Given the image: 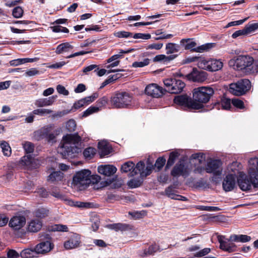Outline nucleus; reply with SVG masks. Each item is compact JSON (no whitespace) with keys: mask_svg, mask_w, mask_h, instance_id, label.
<instances>
[{"mask_svg":"<svg viewBox=\"0 0 258 258\" xmlns=\"http://www.w3.org/2000/svg\"><path fill=\"white\" fill-rule=\"evenodd\" d=\"M254 58L249 55H239L229 60L228 64L235 70L250 74L254 72Z\"/></svg>","mask_w":258,"mask_h":258,"instance_id":"1","label":"nucleus"},{"mask_svg":"<svg viewBox=\"0 0 258 258\" xmlns=\"http://www.w3.org/2000/svg\"><path fill=\"white\" fill-rule=\"evenodd\" d=\"M110 101L115 108H130L136 105L133 95L126 92L115 93L111 97Z\"/></svg>","mask_w":258,"mask_h":258,"instance_id":"2","label":"nucleus"},{"mask_svg":"<svg viewBox=\"0 0 258 258\" xmlns=\"http://www.w3.org/2000/svg\"><path fill=\"white\" fill-rule=\"evenodd\" d=\"M54 127L53 124H50L42 127L34 132V139L37 141L45 139L49 143H56V137L62 132V130L61 127H58L53 131Z\"/></svg>","mask_w":258,"mask_h":258,"instance_id":"3","label":"nucleus"},{"mask_svg":"<svg viewBox=\"0 0 258 258\" xmlns=\"http://www.w3.org/2000/svg\"><path fill=\"white\" fill-rule=\"evenodd\" d=\"M91 172L88 169H83L78 171L74 175L72 185L78 190H82L87 188L91 183Z\"/></svg>","mask_w":258,"mask_h":258,"instance_id":"4","label":"nucleus"},{"mask_svg":"<svg viewBox=\"0 0 258 258\" xmlns=\"http://www.w3.org/2000/svg\"><path fill=\"white\" fill-rule=\"evenodd\" d=\"M222 162L219 159H209L205 167L198 166L194 169L195 173L203 174L204 171L208 173H212L215 176H219L222 174Z\"/></svg>","mask_w":258,"mask_h":258,"instance_id":"5","label":"nucleus"},{"mask_svg":"<svg viewBox=\"0 0 258 258\" xmlns=\"http://www.w3.org/2000/svg\"><path fill=\"white\" fill-rule=\"evenodd\" d=\"M214 93V89L210 87H200L193 90L194 101L201 104L207 103Z\"/></svg>","mask_w":258,"mask_h":258,"instance_id":"6","label":"nucleus"},{"mask_svg":"<svg viewBox=\"0 0 258 258\" xmlns=\"http://www.w3.org/2000/svg\"><path fill=\"white\" fill-rule=\"evenodd\" d=\"M174 102L184 110L199 109L202 108L201 104L195 102L186 94L176 96L174 98Z\"/></svg>","mask_w":258,"mask_h":258,"instance_id":"7","label":"nucleus"},{"mask_svg":"<svg viewBox=\"0 0 258 258\" xmlns=\"http://www.w3.org/2000/svg\"><path fill=\"white\" fill-rule=\"evenodd\" d=\"M251 83L248 79H241L229 86L230 92L234 95L241 96L245 94L250 88Z\"/></svg>","mask_w":258,"mask_h":258,"instance_id":"8","label":"nucleus"},{"mask_svg":"<svg viewBox=\"0 0 258 258\" xmlns=\"http://www.w3.org/2000/svg\"><path fill=\"white\" fill-rule=\"evenodd\" d=\"M180 44L184 46L185 49L194 50L200 53L207 51L215 46L214 43H206L196 47L197 43L191 38L182 39L180 41Z\"/></svg>","mask_w":258,"mask_h":258,"instance_id":"9","label":"nucleus"},{"mask_svg":"<svg viewBox=\"0 0 258 258\" xmlns=\"http://www.w3.org/2000/svg\"><path fill=\"white\" fill-rule=\"evenodd\" d=\"M163 82L166 91L172 94L180 93L185 86V83L182 81L176 78L166 79Z\"/></svg>","mask_w":258,"mask_h":258,"instance_id":"10","label":"nucleus"},{"mask_svg":"<svg viewBox=\"0 0 258 258\" xmlns=\"http://www.w3.org/2000/svg\"><path fill=\"white\" fill-rule=\"evenodd\" d=\"M237 183L239 188L243 191L250 190L252 186L257 187L258 185L257 178L256 179L250 176L248 178L245 173L239 174L237 178Z\"/></svg>","mask_w":258,"mask_h":258,"instance_id":"11","label":"nucleus"},{"mask_svg":"<svg viewBox=\"0 0 258 258\" xmlns=\"http://www.w3.org/2000/svg\"><path fill=\"white\" fill-rule=\"evenodd\" d=\"M57 150L65 159L74 158L81 152L79 146H58Z\"/></svg>","mask_w":258,"mask_h":258,"instance_id":"12","label":"nucleus"},{"mask_svg":"<svg viewBox=\"0 0 258 258\" xmlns=\"http://www.w3.org/2000/svg\"><path fill=\"white\" fill-rule=\"evenodd\" d=\"M189 172V168L184 164L183 161H180L172 169L171 171V175L174 177L179 176L187 177Z\"/></svg>","mask_w":258,"mask_h":258,"instance_id":"13","label":"nucleus"},{"mask_svg":"<svg viewBox=\"0 0 258 258\" xmlns=\"http://www.w3.org/2000/svg\"><path fill=\"white\" fill-rule=\"evenodd\" d=\"M217 239L220 243V249L228 252L236 251V246L233 243L230 242V241H232L230 238L226 239L224 236L218 235Z\"/></svg>","mask_w":258,"mask_h":258,"instance_id":"14","label":"nucleus"},{"mask_svg":"<svg viewBox=\"0 0 258 258\" xmlns=\"http://www.w3.org/2000/svg\"><path fill=\"white\" fill-rule=\"evenodd\" d=\"M19 168L25 169H31L36 167L34 159L31 155L22 157L18 163Z\"/></svg>","mask_w":258,"mask_h":258,"instance_id":"15","label":"nucleus"},{"mask_svg":"<svg viewBox=\"0 0 258 258\" xmlns=\"http://www.w3.org/2000/svg\"><path fill=\"white\" fill-rule=\"evenodd\" d=\"M26 224V218L23 216H16L12 217L9 222V226L15 231L21 230Z\"/></svg>","mask_w":258,"mask_h":258,"instance_id":"16","label":"nucleus"},{"mask_svg":"<svg viewBox=\"0 0 258 258\" xmlns=\"http://www.w3.org/2000/svg\"><path fill=\"white\" fill-rule=\"evenodd\" d=\"M164 89L156 84H151L145 89V93L153 97L158 98L164 94Z\"/></svg>","mask_w":258,"mask_h":258,"instance_id":"17","label":"nucleus"},{"mask_svg":"<svg viewBox=\"0 0 258 258\" xmlns=\"http://www.w3.org/2000/svg\"><path fill=\"white\" fill-rule=\"evenodd\" d=\"M133 49H128L127 50H120L118 54H114L107 59V63H110L106 67L107 69H110L116 66L119 64L120 61L119 59L122 57V54L124 53H128L132 52Z\"/></svg>","mask_w":258,"mask_h":258,"instance_id":"18","label":"nucleus"},{"mask_svg":"<svg viewBox=\"0 0 258 258\" xmlns=\"http://www.w3.org/2000/svg\"><path fill=\"white\" fill-rule=\"evenodd\" d=\"M81 243L80 236L76 233L73 234L69 239L64 243L66 249H71L78 247Z\"/></svg>","mask_w":258,"mask_h":258,"instance_id":"19","label":"nucleus"},{"mask_svg":"<svg viewBox=\"0 0 258 258\" xmlns=\"http://www.w3.org/2000/svg\"><path fill=\"white\" fill-rule=\"evenodd\" d=\"M248 176L251 178H257L258 176V158H251L248 161Z\"/></svg>","mask_w":258,"mask_h":258,"instance_id":"20","label":"nucleus"},{"mask_svg":"<svg viewBox=\"0 0 258 258\" xmlns=\"http://www.w3.org/2000/svg\"><path fill=\"white\" fill-rule=\"evenodd\" d=\"M236 177L232 176V174H227L223 181V187L225 191H230L233 190L236 186Z\"/></svg>","mask_w":258,"mask_h":258,"instance_id":"21","label":"nucleus"},{"mask_svg":"<svg viewBox=\"0 0 258 258\" xmlns=\"http://www.w3.org/2000/svg\"><path fill=\"white\" fill-rule=\"evenodd\" d=\"M98 172L104 176H110L117 171L115 166L110 164L101 165L98 167Z\"/></svg>","mask_w":258,"mask_h":258,"instance_id":"22","label":"nucleus"},{"mask_svg":"<svg viewBox=\"0 0 258 258\" xmlns=\"http://www.w3.org/2000/svg\"><path fill=\"white\" fill-rule=\"evenodd\" d=\"M242 165L237 162H233L231 164L228 165L227 167L228 174H232V176H235L237 178L239 174L241 173H244L242 170Z\"/></svg>","mask_w":258,"mask_h":258,"instance_id":"23","label":"nucleus"},{"mask_svg":"<svg viewBox=\"0 0 258 258\" xmlns=\"http://www.w3.org/2000/svg\"><path fill=\"white\" fill-rule=\"evenodd\" d=\"M206 162V156L201 152L195 153L191 155L189 158V162L190 164H195V168L198 166H202Z\"/></svg>","mask_w":258,"mask_h":258,"instance_id":"24","label":"nucleus"},{"mask_svg":"<svg viewBox=\"0 0 258 258\" xmlns=\"http://www.w3.org/2000/svg\"><path fill=\"white\" fill-rule=\"evenodd\" d=\"M57 97V95H52L48 98L38 99L35 100L34 104L37 107L50 106L54 103Z\"/></svg>","mask_w":258,"mask_h":258,"instance_id":"25","label":"nucleus"},{"mask_svg":"<svg viewBox=\"0 0 258 258\" xmlns=\"http://www.w3.org/2000/svg\"><path fill=\"white\" fill-rule=\"evenodd\" d=\"M53 248V245L48 241L42 242L36 245L35 250L37 254H44L50 251Z\"/></svg>","mask_w":258,"mask_h":258,"instance_id":"26","label":"nucleus"},{"mask_svg":"<svg viewBox=\"0 0 258 258\" xmlns=\"http://www.w3.org/2000/svg\"><path fill=\"white\" fill-rule=\"evenodd\" d=\"M80 141L81 138L78 134H67L63 136L61 142L62 145H64L65 144H73L75 145L78 144Z\"/></svg>","mask_w":258,"mask_h":258,"instance_id":"27","label":"nucleus"},{"mask_svg":"<svg viewBox=\"0 0 258 258\" xmlns=\"http://www.w3.org/2000/svg\"><path fill=\"white\" fill-rule=\"evenodd\" d=\"M42 226V223L40 219H33L28 222L27 230L30 232H37L41 229Z\"/></svg>","mask_w":258,"mask_h":258,"instance_id":"28","label":"nucleus"},{"mask_svg":"<svg viewBox=\"0 0 258 258\" xmlns=\"http://www.w3.org/2000/svg\"><path fill=\"white\" fill-rule=\"evenodd\" d=\"M92 179H94L96 182V184L94 185L93 187V188L96 189H99L102 187L107 186L111 184L114 181H116L117 179V176H115L112 179H109L104 182L102 181L101 182H99V180H100V177L99 176L95 175L94 176H92Z\"/></svg>","mask_w":258,"mask_h":258,"instance_id":"29","label":"nucleus"},{"mask_svg":"<svg viewBox=\"0 0 258 258\" xmlns=\"http://www.w3.org/2000/svg\"><path fill=\"white\" fill-rule=\"evenodd\" d=\"M73 48L69 42L62 43L56 47L55 52L57 54H62L71 51Z\"/></svg>","mask_w":258,"mask_h":258,"instance_id":"30","label":"nucleus"},{"mask_svg":"<svg viewBox=\"0 0 258 258\" xmlns=\"http://www.w3.org/2000/svg\"><path fill=\"white\" fill-rule=\"evenodd\" d=\"M107 226L108 228L116 231H123L133 229V226L130 225L120 223L109 224Z\"/></svg>","mask_w":258,"mask_h":258,"instance_id":"31","label":"nucleus"},{"mask_svg":"<svg viewBox=\"0 0 258 258\" xmlns=\"http://www.w3.org/2000/svg\"><path fill=\"white\" fill-rule=\"evenodd\" d=\"M188 78L194 82H203L207 79V75L206 72L202 71L197 73L189 74Z\"/></svg>","mask_w":258,"mask_h":258,"instance_id":"32","label":"nucleus"},{"mask_svg":"<svg viewBox=\"0 0 258 258\" xmlns=\"http://www.w3.org/2000/svg\"><path fill=\"white\" fill-rule=\"evenodd\" d=\"M223 67V63L220 59L211 58L209 71L216 72L220 70Z\"/></svg>","mask_w":258,"mask_h":258,"instance_id":"33","label":"nucleus"},{"mask_svg":"<svg viewBox=\"0 0 258 258\" xmlns=\"http://www.w3.org/2000/svg\"><path fill=\"white\" fill-rule=\"evenodd\" d=\"M177 56V55L172 54L166 56L164 54H159L155 56L153 58L154 62H162L164 63H167L170 61L173 60Z\"/></svg>","mask_w":258,"mask_h":258,"instance_id":"34","label":"nucleus"},{"mask_svg":"<svg viewBox=\"0 0 258 258\" xmlns=\"http://www.w3.org/2000/svg\"><path fill=\"white\" fill-rule=\"evenodd\" d=\"M38 60V58H18L14 60H12L10 61V64L11 66L16 67L19 65L24 64L28 62H33Z\"/></svg>","mask_w":258,"mask_h":258,"instance_id":"35","label":"nucleus"},{"mask_svg":"<svg viewBox=\"0 0 258 258\" xmlns=\"http://www.w3.org/2000/svg\"><path fill=\"white\" fill-rule=\"evenodd\" d=\"M63 178V173L61 172L53 171L47 177V181L52 183H55L61 181Z\"/></svg>","mask_w":258,"mask_h":258,"instance_id":"36","label":"nucleus"},{"mask_svg":"<svg viewBox=\"0 0 258 258\" xmlns=\"http://www.w3.org/2000/svg\"><path fill=\"white\" fill-rule=\"evenodd\" d=\"M64 201L68 205L78 208H89L91 207L92 205L91 203L88 202H75L69 199H65Z\"/></svg>","mask_w":258,"mask_h":258,"instance_id":"37","label":"nucleus"},{"mask_svg":"<svg viewBox=\"0 0 258 258\" xmlns=\"http://www.w3.org/2000/svg\"><path fill=\"white\" fill-rule=\"evenodd\" d=\"M230 239L235 242H246L251 240V237L247 235H236L233 234L230 236Z\"/></svg>","mask_w":258,"mask_h":258,"instance_id":"38","label":"nucleus"},{"mask_svg":"<svg viewBox=\"0 0 258 258\" xmlns=\"http://www.w3.org/2000/svg\"><path fill=\"white\" fill-rule=\"evenodd\" d=\"M134 166L135 163L133 162L127 161L121 165L120 171L122 173L129 172V175L131 176V172L134 170Z\"/></svg>","mask_w":258,"mask_h":258,"instance_id":"39","label":"nucleus"},{"mask_svg":"<svg viewBox=\"0 0 258 258\" xmlns=\"http://www.w3.org/2000/svg\"><path fill=\"white\" fill-rule=\"evenodd\" d=\"M210 59V58L200 56L198 63V67L202 69L209 71Z\"/></svg>","mask_w":258,"mask_h":258,"instance_id":"40","label":"nucleus"},{"mask_svg":"<svg viewBox=\"0 0 258 258\" xmlns=\"http://www.w3.org/2000/svg\"><path fill=\"white\" fill-rule=\"evenodd\" d=\"M166 53L167 54L178 52L180 50V46L174 43H168L166 45Z\"/></svg>","mask_w":258,"mask_h":258,"instance_id":"41","label":"nucleus"},{"mask_svg":"<svg viewBox=\"0 0 258 258\" xmlns=\"http://www.w3.org/2000/svg\"><path fill=\"white\" fill-rule=\"evenodd\" d=\"M145 164L143 161L139 162L136 165L134 166V169L131 172V176L137 175L138 173H140L141 176H142V171L144 170Z\"/></svg>","mask_w":258,"mask_h":258,"instance_id":"42","label":"nucleus"},{"mask_svg":"<svg viewBox=\"0 0 258 258\" xmlns=\"http://www.w3.org/2000/svg\"><path fill=\"white\" fill-rule=\"evenodd\" d=\"M98 152L100 157H103L111 153L113 150L111 146H98Z\"/></svg>","mask_w":258,"mask_h":258,"instance_id":"43","label":"nucleus"},{"mask_svg":"<svg viewBox=\"0 0 258 258\" xmlns=\"http://www.w3.org/2000/svg\"><path fill=\"white\" fill-rule=\"evenodd\" d=\"M178 156L179 154L177 152L174 151L171 152L166 165V168H169L172 166Z\"/></svg>","mask_w":258,"mask_h":258,"instance_id":"44","label":"nucleus"},{"mask_svg":"<svg viewBox=\"0 0 258 258\" xmlns=\"http://www.w3.org/2000/svg\"><path fill=\"white\" fill-rule=\"evenodd\" d=\"M36 254L37 253L35 248L34 249L26 248L21 252L20 255L22 258H33Z\"/></svg>","mask_w":258,"mask_h":258,"instance_id":"45","label":"nucleus"},{"mask_svg":"<svg viewBox=\"0 0 258 258\" xmlns=\"http://www.w3.org/2000/svg\"><path fill=\"white\" fill-rule=\"evenodd\" d=\"M159 247L158 245L156 244L151 245L148 248L144 249L142 256H146L148 255H152L155 252L157 251Z\"/></svg>","mask_w":258,"mask_h":258,"instance_id":"46","label":"nucleus"},{"mask_svg":"<svg viewBox=\"0 0 258 258\" xmlns=\"http://www.w3.org/2000/svg\"><path fill=\"white\" fill-rule=\"evenodd\" d=\"M244 29L246 35H250L258 29V23H248Z\"/></svg>","mask_w":258,"mask_h":258,"instance_id":"47","label":"nucleus"},{"mask_svg":"<svg viewBox=\"0 0 258 258\" xmlns=\"http://www.w3.org/2000/svg\"><path fill=\"white\" fill-rule=\"evenodd\" d=\"M96 153L95 148L89 146L85 149L83 152V155L86 159H90L92 158Z\"/></svg>","mask_w":258,"mask_h":258,"instance_id":"48","label":"nucleus"},{"mask_svg":"<svg viewBox=\"0 0 258 258\" xmlns=\"http://www.w3.org/2000/svg\"><path fill=\"white\" fill-rule=\"evenodd\" d=\"M53 111L49 109L46 108H38L32 111V113L35 115H38L40 116H44L49 114H51Z\"/></svg>","mask_w":258,"mask_h":258,"instance_id":"49","label":"nucleus"},{"mask_svg":"<svg viewBox=\"0 0 258 258\" xmlns=\"http://www.w3.org/2000/svg\"><path fill=\"white\" fill-rule=\"evenodd\" d=\"M151 60L146 58L143 61H135L132 64L133 68H143L150 64Z\"/></svg>","mask_w":258,"mask_h":258,"instance_id":"50","label":"nucleus"},{"mask_svg":"<svg viewBox=\"0 0 258 258\" xmlns=\"http://www.w3.org/2000/svg\"><path fill=\"white\" fill-rule=\"evenodd\" d=\"M142 183V181L140 178H133L127 182V185L131 188H136L140 186Z\"/></svg>","mask_w":258,"mask_h":258,"instance_id":"51","label":"nucleus"},{"mask_svg":"<svg viewBox=\"0 0 258 258\" xmlns=\"http://www.w3.org/2000/svg\"><path fill=\"white\" fill-rule=\"evenodd\" d=\"M175 191L176 190L171 186L168 187L165 190L166 195L169 198L174 200L177 198V195L175 194Z\"/></svg>","mask_w":258,"mask_h":258,"instance_id":"52","label":"nucleus"},{"mask_svg":"<svg viewBox=\"0 0 258 258\" xmlns=\"http://www.w3.org/2000/svg\"><path fill=\"white\" fill-rule=\"evenodd\" d=\"M114 35L115 37L119 38L132 37L133 36L132 33L124 31L115 32Z\"/></svg>","mask_w":258,"mask_h":258,"instance_id":"53","label":"nucleus"},{"mask_svg":"<svg viewBox=\"0 0 258 258\" xmlns=\"http://www.w3.org/2000/svg\"><path fill=\"white\" fill-rule=\"evenodd\" d=\"M99 110V107L91 106L84 111L83 116L87 117L90 114L98 112Z\"/></svg>","mask_w":258,"mask_h":258,"instance_id":"54","label":"nucleus"},{"mask_svg":"<svg viewBox=\"0 0 258 258\" xmlns=\"http://www.w3.org/2000/svg\"><path fill=\"white\" fill-rule=\"evenodd\" d=\"M23 13V10L21 7H16L13 10L12 15L15 18H20L22 17Z\"/></svg>","mask_w":258,"mask_h":258,"instance_id":"55","label":"nucleus"},{"mask_svg":"<svg viewBox=\"0 0 258 258\" xmlns=\"http://www.w3.org/2000/svg\"><path fill=\"white\" fill-rule=\"evenodd\" d=\"M166 159L165 158L161 157L158 158L154 164L155 168H157V171H159L165 165Z\"/></svg>","mask_w":258,"mask_h":258,"instance_id":"56","label":"nucleus"},{"mask_svg":"<svg viewBox=\"0 0 258 258\" xmlns=\"http://www.w3.org/2000/svg\"><path fill=\"white\" fill-rule=\"evenodd\" d=\"M99 95L97 93H94L90 96H87L83 98L85 103L86 105L93 102L96 98L98 97Z\"/></svg>","mask_w":258,"mask_h":258,"instance_id":"57","label":"nucleus"},{"mask_svg":"<svg viewBox=\"0 0 258 258\" xmlns=\"http://www.w3.org/2000/svg\"><path fill=\"white\" fill-rule=\"evenodd\" d=\"M231 101L228 98H223L221 100V105L223 109L225 110L229 109L231 107Z\"/></svg>","mask_w":258,"mask_h":258,"instance_id":"58","label":"nucleus"},{"mask_svg":"<svg viewBox=\"0 0 258 258\" xmlns=\"http://www.w3.org/2000/svg\"><path fill=\"white\" fill-rule=\"evenodd\" d=\"M108 102V98L106 96H103L100 99H99L97 101V107H99V109L100 108L105 107Z\"/></svg>","mask_w":258,"mask_h":258,"instance_id":"59","label":"nucleus"},{"mask_svg":"<svg viewBox=\"0 0 258 258\" xmlns=\"http://www.w3.org/2000/svg\"><path fill=\"white\" fill-rule=\"evenodd\" d=\"M231 103L233 105V106H234L237 108L243 109L244 107L243 102L239 99H232L231 100Z\"/></svg>","mask_w":258,"mask_h":258,"instance_id":"60","label":"nucleus"},{"mask_svg":"<svg viewBox=\"0 0 258 258\" xmlns=\"http://www.w3.org/2000/svg\"><path fill=\"white\" fill-rule=\"evenodd\" d=\"M76 127V122L74 119H70L66 123V128L69 132H73Z\"/></svg>","mask_w":258,"mask_h":258,"instance_id":"61","label":"nucleus"},{"mask_svg":"<svg viewBox=\"0 0 258 258\" xmlns=\"http://www.w3.org/2000/svg\"><path fill=\"white\" fill-rule=\"evenodd\" d=\"M211 250L210 248H205L196 252L194 255L195 257H202L209 253Z\"/></svg>","mask_w":258,"mask_h":258,"instance_id":"62","label":"nucleus"},{"mask_svg":"<svg viewBox=\"0 0 258 258\" xmlns=\"http://www.w3.org/2000/svg\"><path fill=\"white\" fill-rule=\"evenodd\" d=\"M48 210L45 208L38 209L36 212V215L38 217L44 218L47 216Z\"/></svg>","mask_w":258,"mask_h":258,"instance_id":"63","label":"nucleus"},{"mask_svg":"<svg viewBox=\"0 0 258 258\" xmlns=\"http://www.w3.org/2000/svg\"><path fill=\"white\" fill-rule=\"evenodd\" d=\"M132 37L135 39H142L144 40H148L151 38V35L150 34L145 33H136L134 35H133Z\"/></svg>","mask_w":258,"mask_h":258,"instance_id":"64","label":"nucleus"}]
</instances>
